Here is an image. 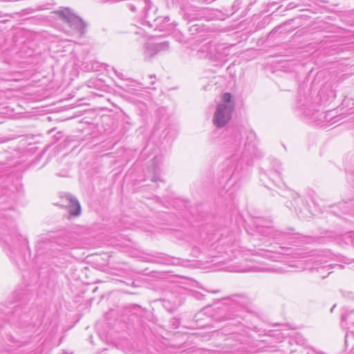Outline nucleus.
<instances>
[{"mask_svg": "<svg viewBox=\"0 0 354 354\" xmlns=\"http://www.w3.org/2000/svg\"><path fill=\"white\" fill-rule=\"evenodd\" d=\"M229 136L226 140L227 146L232 157L227 159L224 165L226 167L227 176H233L238 167L237 160L251 148L254 147L256 136L254 131L243 126H236L228 129Z\"/></svg>", "mask_w": 354, "mask_h": 354, "instance_id": "obj_1", "label": "nucleus"}, {"mask_svg": "<svg viewBox=\"0 0 354 354\" xmlns=\"http://www.w3.org/2000/svg\"><path fill=\"white\" fill-rule=\"evenodd\" d=\"M235 109V102L230 93H224L221 95V101L216 105L214 116L213 124L217 128H223L230 121Z\"/></svg>", "mask_w": 354, "mask_h": 354, "instance_id": "obj_2", "label": "nucleus"}, {"mask_svg": "<svg viewBox=\"0 0 354 354\" xmlns=\"http://www.w3.org/2000/svg\"><path fill=\"white\" fill-rule=\"evenodd\" d=\"M56 14L67 24L70 30L68 32L71 35L78 37L82 36L85 32V24L81 18L77 16L73 11L64 8L55 12Z\"/></svg>", "mask_w": 354, "mask_h": 354, "instance_id": "obj_3", "label": "nucleus"}, {"mask_svg": "<svg viewBox=\"0 0 354 354\" xmlns=\"http://www.w3.org/2000/svg\"><path fill=\"white\" fill-rule=\"evenodd\" d=\"M314 106L315 105L308 101L306 103L299 102L298 105L299 114L308 117L315 122L322 120L321 115L324 113H319L318 110L314 109Z\"/></svg>", "mask_w": 354, "mask_h": 354, "instance_id": "obj_4", "label": "nucleus"}, {"mask_svg": "<svg viewBox=\"0 0 354 354\" xmlns=\"http://www.w3.org/2000/svg\"><path fill=\"white\" fill-rule=\"evenodd\" d=\"M62 201L67 203L66 205L69 208V212L72 215L78 216L80 214V205L71 194H65L62 196Z\"/></svg>", "mask_w": 354, "mask_h": 354, "instance_id": "obj_5", "label": "nucleus"}, {"mask_svg": "<svg viewBox=\"0 0 354 354\" xmlns=\"http://www.w3.org/2000/svg\"><path fill=\"white\" fill-rule=\"evenodd\" d=\"M129 6L132 12H140L147 17L151 6L149 0H133V2L129 3Z\"/></svg>", "mask_w": 354, "mask_h": 354, "instance_id": "obj_6", "label": "nucleus"}, {"mask_svg": "<svg viewBox=\"0 0 354 354\" xmlns=\"http://www.w3.org/2000/svg\"><path fill=\"white\" fill-rule=\"evenodd\" d=\"M28 316L26 315H23L20 320L16 324V328L20 330L28 332L32 330L33 326L28 324Z\"/></svg>", "mask_w": 354, "mask_h": 354, "instance_id": "obj_7", "label": "nucleus"}, {"mask_svg": "<svg viewBox=\"0 0 354 354\" xmlns=\"http://www.w3.org/2000/svg\"><path fill=\"white\" fill-rule=\"evenodd\" d=\"M346 349L349 350L351 354H354V331L349 330L345 336Z\"/></svg>", "mask_w": 354, "mask_h": 354, "instance_id": "obj_8", "label": "nucleus"}, {"mask_svg": "<svg viewBox=\"0 0 354 354\" xmlns=\"http://www.w3.org/2000/svg\"><path fill=\"white\" fill-rule=\"evenodd\" d=\"M153 48V53H160L167 50L169 47V44L167 41H163L160 43L154 42V45L151 46Z\"/></svg>", "mask_w": 354, "mask_h": 354, "instance_id": "obj_9", "label": "nucleus"}, {"mask_svg": "<svg viewBox=\"0 0 354 354\" xmlns=\"http://www.w3.org/2000/svg\"><path fill=\"white\" fill-rule=\"evenodd\" d=\"M154 45L153 41H149L145 45L144 55L145 59L151 58L154 55L157 54L156 53H153V48L151 46Z\"/></svg>", "mask_w": 354, "mask_h": 354, "instance_id": "obj_10", "label": "nucleus"}, {"mask_svg": "<svg viewBox=\"0 0 354 354\" xmlns=\"http://www.w3.org/2000/svg\"><path fill=\"white\" fill-rule=\"evenodd\" d=\"M266 233L268 234V235L270 236L273 239L279 240V236L283 237V236H284L283 233L280 232L279 231H274L270 228L266 229Z\"/></svg>", "mask_w": 354, "mask_h": 354, "instance_id": "obj_11", "label": "nucleus"}, {"mask_svg": "<svg viewBox=\"0 0 354 354\" xmlns=\"http://www.w3.org/2000/svg\"><path fill=\"white\" fill-rule=\"evenodd\" d=\"M14 343V339L12 337L6 335V337L3 338L2 341H1V346L2 347H5L6 346H12Z\"/></svg>", "mask_w": 354, "mask_h": 354, "instance_id": "obj_12", "label": "nucleus"}, {"mask_svg": "<svg viewBox=\"0 0 354 354\" xmlns=\"http://www.w3.org/2000/svg\"><path fill=\"white\" fill-rule=\"evenodd\" d=\"M273 169L274 170L276 174L279 176V178H281L280 177V174H281L280 170H281L282 168H281V164L279 161L275 160L274 162Z\"/></svg>", "mask_w": 354, "mask_h": 354, "instance_id": "obj_13", "label": "nucleus"}, {"mask_svg": "<svg viewBox=\"0 0 354 354\" xmlns=\"http://www.w3.org/2000/svg\"><path fill=\"white\" fill-rule=\"evenodd\" d=\"M152 181L161 180L160 178V174L158 173V169L157 168H154V175L151 178Z\"/></svg>", "mask_w": 354, "mask_h": 354, "instance_id": "obj_14", "label": "nucleus"}, {"mask_svg": "<svg viewBox=\"0 0 354 354\" xmlns=\"http://www.w3.org/2000/svg\"><path fill=\"white\" fill-rule=\"evenodd\" d=\"M23 346H24V345L19 346V348L17 349V353L21 352V351H24V350L21 348Z\"/></svg>", "mask_w": 354, "mask_h": 354, "instance_id": "obj_15", "label": "nucleus"}, {"mask_svg": "<svg viewBox=\"0 0 354 354\" xmlns=\"http://www.w3.org/2000/svg\"><path fill=\"white\" fill-rule=\"evenodd\" d=\"M342 319L343 320L346 319V317H345V316H344V315H342Z\"/></svg>", "mask_w": 354, "mask_h": 354, "instance_id": "obj_16", "label": "nucleus"}]
</instances>
